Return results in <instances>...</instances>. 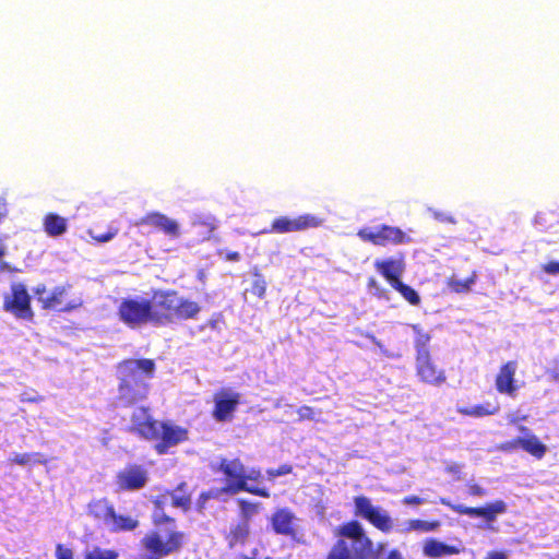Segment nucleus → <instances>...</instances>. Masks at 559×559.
Listing matches in <instances>:
<instances>
[{
	"instance_id": "nucleus-1",
	"label": "nucleus",
	"mask_w": 559,
	"mask_h": 559,
	"mask_svg": "<svg viewBox=\"0 0 559 559\" xmlns=\"http://www.w3.org/2000/svg\"><path fill=\"white\" fill-rule=\"evenodd\" d=\"M201 306L179 295L176 289H155L150 298L127 297L118 308L119 320L130 329H139L148 323L165 326L177 322L194 320Z\"/></svg>"
},
{
	"instance_id": "nucleus-2",
	"label": "nucleus",
	"mask_w": 559,
	"mask_h": 559,
	"mask_svg": "<svg viewBox=\"0 0 559 559\" xmlns=\"http://www.w3.org/2000/svg\"><path fill=\"white\" fill-rule=\"evenodd\" d=\"M118 399L124 406H132L147 399L150 384L145 380L152 379L156 371L155 360L152 358H127L117 364Z\"/></svg>"
},
{
	"instance_id": "nucleus-3",
	"label": "nucleus",
	"mask_w": 559,
	"mask_h": 559,
	"mask_svg": "<svg viewBox=\"0 0 559 559\" xmlns=\"http://www.w3.org/2000/svg\"><path fill=\"white\" fill-rule=\"evenodd\" d=\"M129 430L142 439L155 441L154 450L163 455L189 438L187 428L173 424L169 420L158 421L148 414V408L142 407L140 414H132Z\"/></svg>"
},
{
	"instance_id": "nucleus-4",
	"label": "nucleus",
	"mask_w": 559,
	"mask_h": 559,
	"mask_svg": "<svg viewBox=\"0 0 559 559\" xmlns=\"http://www.w3.org/2000/svg\"><path fill=\"white\" fill-rule=\"evenodd\" d=\"M337 537L324 559H378L373 542L361 524L352 520L341 524L334 531Z\"/></svg>"
},
{
	"instance_id": "nucleus-5",
	"label": "nucleus",
	"mask_w": 559,
	"mask_h": 559,
	"mask_svg": "<svg viewBox=\"0 0 559 559\" xmlns=\"http://www.w3.org/2000/svg\"><path fill=\"white\" fill-rule=\"evenodd\" d=\"M224 475L226 484L223 488L226 495L234 496L240 491H245L261 498H270V490L265 487L250 486L248 481H258L261 477V469L252 467L249 471L239 457L219 460L217 467L214 469Z\"/></svg>"
},
{
	"instance_id": "nucleus-6",
	"label": "nucleus",
	"mask_w": 559,
	"mask_h": 559,
	"mask_svg": "<svg viewBox=\"0 0 559 559\" xmlns=\"http://www.w3.org/2000/svg\"><path fill=\"white\" fill-rule=\"evenodd\" d=\"M414 332L415 374L425 384L440 386L447 382V372L441 368L430 350L431 335L418 324H411Z\"/></svg>"
},
{
	"instance_id": "nucleus-7",
	"label": "nucleus",
	"mask_w": 559,
	"mask_h": 559,
	"mask_svg": "<svg viewBox=\"0 0 559 559\" xmlns=\"http://www.w3.org/2000/svg\"><path fill=\"white\" fill-rule=\"evenodd\" d=\"M71 288V284H66L56 286L48 292L44 284H39L33 292L43 310L72 312L82 307L83 300L80 297L70 298Z\"/></svg>"
},
{
	"instance_id": "nucleus-8",
	"label": "nucleus",
	"mask_w": 559,
	"mask_h": 559,
	"mask_svg": "<svg viewBox=\"0 0 559 559\" xmlns=\"http://www.w3.org/2000/svg\"><path fill=\"white\" fill-rule=\"evenodd\" d=\"M185 538L183 532L170 531L166 540H163L158 532L152 531L141 539V547L146 551L145 559H163L180 551L185 544Z\"/></svg>"
},
{
	"instance_id": "nucleus-9",
	"label": "nucleus",
	"mask_w": 559,
	"mask_h": 559,
	"mask_svg": "<svg viewBox=\"0 0 559 559\" xmlns=\"http://www.w3.org/2000/svg\"><path fill=\"white\" fill-rule=\"evenodd\" d=\"M2 308L15 319L33 321L32 297L25 284L17 282L10 285V292L3 296Z\"/></svg>"
},
{
	"instance_id": "nucleus-10",
	"label": "nucleus",
	"mask_w": 559,
	"mask_h": 559,
	"mask_svg": "<svg viewBox=\"0 0 559 559\" xmlns=\"http://www.w3.org/2000/svg\"><path fill=\"white\" fill-rule=\"evenodd\" d=\"M357 236L360 240L378 247L397 246L412 241V238L400 227L386 224L379 225L376 228H360Z\"/></svg>"
},
{
	"instance_id": "nucleus-11",
	"label": "nucleus",
	"mask_w": 559,
	"mask_h": 559,
	"mask_svg": "<svg viewBox=\"0 0 559 559\" xmlns=\"http://www.w3.org/2000/svg\"><path fill=\"white\" fill-rule=\"evenodd\" d=\"M324 223V219L318 215L305 213L296 217L278 216L275 217L267 230L263 233L288 234L299 233L307 229L318 228Z\"/></svg>"
},
{
	"instance_id": "nucleus-12",
	"label": "nucleus",
	"mask_w": 559,
	"mask_h": 559,
	"mask_svg": "<svg viewBox=\"0 0 559 559\" xmlns=\"http://www.w3.org/2000/svg\"><path fill=\"white\" fill-rule=\"evenodd\" d=\"M519 430L523 432L525 436L516 437L500 443L498 447L499 450L503 452H513L521 448L535 459H543L547 452L546 444H544L536 435L532 433L526 426H520Z\"/></svg>"
},
{
	"instance_id": "nucleus-13",
	"label": "nucleus",
	"mask_w": 559,
	"mask_h": 559,
	"mask_svg": "<svg viewBox=\"0 0 559 559\" xmlns=\"http://www.w3.org/2000/svg\"><path fill=\"white\" fill-rule=\"evenodd\" d=\"M298 518L289 508L276 509L271 518L270 524L276 535L285 536L294 542L301 543L298 527Z\"/></svg>"
},
{
	"instance_id": "nucleus-14",
	"label": "nucleus",
	"mask_w": 559,
	"mask_h": 559,
	"mask_svg": "<svg viewBox=\"0 0 559 559\" xmlns=\"http://www.w3.org/2000/svg\"><path fill=\"white\" fill-rule=\"evenodd\" d=\"M440 503L451 509L453 512L461 515H468L471 518H483L487 522H493L498 514L507 511V504L502 500H496L487 503L484 507H465L462 504H454L445 498H440Z\"/></svg>"
},
{
	"instance_id": "nucleus-15",
	"label": "nucleus",
	"mask_w": 559,
	"mask_h": 559,
	"mask_svg": "<svg viewBox=\"0 0 559 559\" xmlns=\"http://www.w3.org/2000/svg\"><path fill=\"white\" fill-rule=\"evenodd\" d=\"M146 469L138 464H129L119 471L115 477L117 491H135L142 489L147 483Z\"/></svg>"
},
{
	"instance_id": "nucleus-16",
	"label": "nucleus",
	"mask_w": 559,
	"mask_h": 559,
	"mask_svg": "<svg viewBox=\"0 0 559 559\" xmlns=\"http://www.w3.org/2000/svg\"><path fill=\"white\" fill-rule=\"evenodd\" d=\"M135 225L151 226L157 230L163 231L166 236L170 238H177L180 235L178 223L160 212L146 213L135 223Z\"/></svg>"
},
{
	"instance_id": "nucleus-17",
	"label": "nucleus",
	"mask_w": 559,
	"mask_h": 559,
	"mask_svg": "<svg viewBox=\"0 0 559 559\" xmlns=\"http://www.w3.org/2000/svg\"><path fill=\"white\" fill-rule=\"evenodd\" d=\"M240 403V395L236 392H219L214 399L213 417L219 423L228 421Z\"/></svg>"
},
{
	"instance_id": "nucleus-18",
	"label": "nucleus",
	"mask_w": 559,
	"mask_h": 559,
	"mask_svg": "<svg viewBox=\"0 0 559 559\" xmlns=\"http://www.w3.org/2000/svg\"><path fill=\"white\" fill-rule=\"evenodd\" d=\"M516 369L518 362L515 360H509L500 366L495 380L496 390L499 393L507 394L512 397L515 396L519 389L514 378Z\"/></svg>"
},
{
	"instance_id": "nucleus-19",
	"label": "nucleus",
	"mask_w": 559,
	"mask_h": 559,
	"mask_svg": "<svg viewBox=\"0 0 559 559\" xmlns=\"http://www.w3.org/2000/svg\"><path fill=\"white\" fill-rule=\"evenodd\" d=\"M374 267L378 273L386 280L391 287H394V285L401 282L405 269L403 261L394 259L377 260Z\"/></svg>"
},
{
	"instance_id": "nucleus-20",
	"label": "nucleus",
	"mask_w": 559,
	"mask_h": 559,
	"mask_svg": "<svg viewBox=\"0 0 559 559\" xmlns=\"http://www.w3.org/2000/svg\"><path fill=\"white\" fill-rule=\"evenodd\" d=\"M216 228L217 221L211 215L198 214L191 222V233L200 242L209 240Z\"/></svg>"
},
{
	"instance_id": "nucleus-21",
	"label": "nucleus",
	"mask_w": 559,
	"mask_h": 559,
	"mask_svg": "<svg viewBox=\"0 0 559 559\" xmlns=\"http://www.w3.org/2000/svg\"><path fill=\"white\" fill-rule=\"evenodd\" d=\"M533 223L540 233H549L559 239V213L552 210L539 211Z\"/></svg>"
},
{
	"instance_id": "nucleus-22",
	"label": "nucleus",
	"mask_w": 559,
	"mask_h": 559,
	"mask_svg": "<svg viewBox=\"0 0 559 559\" xmlns=\"http://www.w3.org/2000/svg\"><path fill=\"white\" fill-rule=\"evenodd\" d=\"M250 532V524L247 521H239L237 524L231 525L224 536L227 547L234 549L245 546L249 539Z\"/></svg>"
},
{
	"instance_id": "nucleus-23",
	"label": "nucleus",
	"mask_w": 559,
	"mask_h": 559,
	"mask_svg": "<svg viewBox=\"0 0 559 559\" xmlns=\"http://www.w3.org/2000/svg\"><path fill=\"white\" fill-rule=\"evenodd\" d=\"M462 548L454 545H447L437 539H429L424 546V554L429 558H441L443 556L459 555Z\"/></svg>"
},
{
	"instance_id": "nucleus-24",
	"label": "nucleus",
	"mask_w": 559,
	"mask_h": 559,
	"mask_svg": "<svg viewBox=\"0 0 559 559\" xmlns=\"http://www.w3.org/2000/svg\"><path fill=\"white\" fill-rule=\"evenodd\" d=\"M88 514L106 524L115 516V508L107 499L94 500L88 504Z\"/></svg>"
},
{
	"instance_id": "nucleus-25",
	"label": "nucleus",
	"mask_w": 559,
	"mask_h": 559,
	"mask_svg": "<svg viewBox=\"0 0 559 559\" xmlns=\"http://www.w3.org/2000/svg\"><path fill=\"white\" fill-rule=\"evenodd\" d=\"M45 233L50 237H57L67 231V219L56 213H48L43 222Z\"/></svg>"
},
{
	"instance_id": "nucleus-26",
	"label": "nucleus",
	"mask_w": 559,
	"mask_h": 559,
	"mask_svg": "<svg viewBox=\"0 0 559 559\" xmlns=\"http://www.w3.org/2000/svg\"><path fill=\"white\" fill-rule=\"evenodd\" d=\"M500 411L498 404L484 403L473 407H457V413L468 417H485L495 415Z\"/></svg>"
},
{
	"instance_id": "nucleus-27",
	"label": "nucleus",
	"mask_w": 559,
	"mask_h": 559,
	"mask_svg": "<svg viewBox=\"0 0 559 559\" xmlns=\"http://www.w3.org/2000/svg\"><path fill=\"white\" fill-rule=\"evenodd\" d=\"M187 483H180L174 491H171V506L175 508H180L183 511H188L191 507V495L188 492Z\"/></svg>"
},
{
	"instance_id": "nucleus-28",
	"label": "nucleus",
	"mask_w": 559,
	"mask_h": 559,
	"mask_svg": "<svg viewBox=\"0 0 559 559\" xmlns=\"http://www.w3.org/2000/svg\"><path fill=\"white\" fill-rule=\"evenodd\" d=\"M476 281L477 273L476 271H473L472 274L465 280H459L454 276L448 278L447 286L452 293L465 294L472 289V286L476 283Z\"/></svg>"
},
{
	"instance_id": "nucleus-29",
	"label": "nucleus",
	"mask_w": 559,
	"mask_h": 559,
	"mask_svg": "<svg viewBox=\"0 0 559 559\" xmlns=\"http://www.w3.org/2000/svg\"><path fill=\"white\" fill-rule=\"evenodd\" d=\"M236 502L239 508L240 521H247L249 524L251 519L262 510V503L259 501H250L239 498Z\"/></svg>"
},
{
	"instance_id": "nucleus-30",
	"label": "nucleus",
	"mask_w": 559,
	"mask_h": 559,
	"mask_svg": "<svg viewBox=\"0 0 559 559\" xmlns=\"http://www.w3.org/2000/svg\"><path fill=\"white\" fill-rule=\"evenodd\" d=\"M10 462L21 466H25L28 464L46 465L48 463V459L39 452L16 453L10 459Z\"/></svg>"
},
{
	"instance_id": "nucleus-31",
	"label": "nucleus",
	"mask_w": 559,
	"mask_h": 559,
	"mask_svg": "<svg viewBox=\"0 0 559 559\" xmlns=\"http://www.w3.org/2000/svg\"><path fill=\"white\" fill-rule=\"evenodd\" d=\"M367 521L383 533L390 532L393 527V522L390 515L386 512L381 511L379 508L373 511L372 515Z\"/></svg>"
},
{
	"instance_id": "nucleus-32",
	"label": "nucleus",
	"mask_w": 559,
	"mask_h": 559,
	"mask_svg": "<svg viewBox=\"0 0 559 559\" xmlns=\"http://www.w3.org/2000/svg\"><path fill=\"white\" fill-rule=\"evenodd\" d=\"M111 531H133L138 527L139 521L129 515H119L115 512L114 519L110 520Z\"/></svg>"
},
{
	"instance_id": "nucleus-33",
	"label": "nucleus",
	"mask_w": 559,
	"mask_h": 559,
	"mask_svg": "<svg viewBox=\"0 0 559 559\" xmlns=\"http://www.w3.org/2000/svg\"><path fill=\"white\" fill-rule=\"evenodd\" d=\"M355 514L368 520L373 511L377 509L370 502V499L365 496H357L354 498Z\"/></svg>"
},
{
	"instance_id": "nucleus-34",
	"label": "nucleus",
	"mask_w": 559,
	"mask_h": 559,
	"mask_svg": "<svg viewBox=\"0 0 559 559\" xmlns=\"http://www.w3.org/2000/svg\"><path fill=\"white\" fill-rule=\"evenodd\" d=\"M223 495H226V490L223 487L211 488L206 491H202L197 500L198 511H203L206 508L209 500H219Z\"/></svg>"
},
{
	"instance_id": "nucleus-35",
	"label": "nucleus",
	"mask_w": 559,
	"mask_h": 559,
	"mask_svg": "<svg viewBox=\"0 0 559 559\" xmlns=\"http://www.w3.org/2000/svg\"><path fill=\"white\" fill-rule=\"evenodd\" d=\"M392 288L399 292L401 296L412 306H418L420 304L421 299L417 290L409 285L404 284L402 281L394 285Z\"/></svg>"
},
{
	"instance_id": "nucleus-36",
	"label": "nucleus",
	"mask_w": 559,
	"mask_h": 559,
	"mask_svg": "<svg viewBox=\"0 0 559 559\" xmlns=\"http://www.w3.org/2000/svg\"><path fill=\"white\" fill-rule=\"evenodd\" d=\"M253 277L254 278L251 284L250 293L255 297L262 299L266 294V281L264 280L263 275L258 271L253 273Z\"/></svg>"
},
{
	"instance_id": "nucleus-37",
	"label": "nucleus",
	"mask_w": 559,
	"mask_h": 559,
	"mask_svg": "<svg viewBox=\"0 0 559 559\" xmlns=\"http://www.w3.org/2000/svg\"><path fill=\"white\" fill-rule=\"evenodd\" d=\"M440 526V522L437 520L433 521H423V520H411L408 521V528L420 532H432L438 530Z\"/></svg>"
},
{
	"instance_id": "nucleus-38",
	"label": "nucleus",
	"mask_w": 559,
	"mask_h": 559,
	"mask_svg": "<svg viewBox=\"0 0 559 559\" xmlns=\"http://www.w3.org/2000/svg\"><path fill=\"white\" fill-rule=\"evenodd\" d=\"M118 552L114 549H103L94 547L91 551L85 554L84 559H117Z\"/></svg>"
},
{
	"instance_id": "nucleus-39",
	"label": "nucleus",
	"mask_w": 559,
	"mask_h": 559,
	"mask_svg": "<svg viewBox=\"0 0 559 559\" xmlns=\"http://www.w3.org/2000/svg\"><path fill=\"white\" fill-rule=\"evenodd\" d=\"M87 234L96 242H107L115 238L118 234V228L109 226L105 233H96L94 229H88Z\"/></svg>"
},
{
	"instance_id": "nucleus-40",
	"label": "nucleus",
	"mask_w": 559,
	"mask_h": 559,
	"mask_svg": "<svg viewBox=\"0 0 559 559\" xmlns=\"http://www.w3.org/2000/svg\"><path fill=\"white\" fill-rule=\"evenodd\" d=\"M298 419L302 420H318L316 415L321 414L320 411L316 412L314 408L308 405H302L297 409Z\"/></svg>"
},
{
	"instance_id": "nucleus-41",
	"label": "nucleus",
	"mask_w": 559,
	"mask_h": 559,
	"mask_svg": "<svg viewBox=\"0 0 559 559\" xmlns=\"http://www.w3.org/2000/svg\"><path fill=\"white\" fill-rule=\"evenodd\" d=\"M44 400L45 397L35 390H27L20 394V402L22 403H40Z\"/></svg>"
},
{
	"instance_id": "nucleus-42",
	"label": "nucleus",
	"mask_w": 559,
	"mask_h": 559,
	"mask_svg": "<svg viewBox=\"0 0 559 559\" xmlns=\"http://www.w3.org/2000/svg\"><path fill=\"white\" fill-rule=\"evenodd\" d=\"M293 472V466L290 464H282L277 468H269L266 471V475L270 479L275 477L288 475Z\"/></svg>"
},
{
	"instance_id": "nucleus-43",
	"label": "nucleus",
	"mask_w": 559,
	"mask_h": 559,
	"mask_svg": "<svg viewBox=\"0 0 559 559\" xmlns=\"http://www.w3.org/2000/svg\"><path fill=\"white\" fill-rule=\"evenodd\" d=\"M55 556L56 559H73V551L70 548L64 547L62 544H58L56 546Z\"/></svg>"
},
{
	"instance_id": "nucleus-44",
	"label": "nucleus",
	"mask_w": 559,
	"mask_h": 559,
	"mask_svg": "<svg viewBox=\"0 0 559 559\" xmlns=\"http://www.w3.org/2000/svg\"><path fill=\"white\" fill-rule=\"evenodd\" d=\"M543 271L549 275L559 274V261H549L542 266Z\"/></svg>"
},
{
	"instance_id": "nucleus-45",
	"label": "nucleus",
	"mask_w": 559,
	"mask_h": 559,
	"mask_svg": "<svg viewBox=\"0 0 559 559\" xmlns=\"http://www.w3.org/2000/svg\"><path fill=\"white\" fill-rule=\"evenodd\" d=\"M467 493L469 496L483 497V496H485L487 493V491H486L485 488H483L478 484H468L467 485Z\"/></svg>"
},
{
	"instance_id": "nucleus-46",
	"label": "nucleus",
	"mask_w": 559,
	"mask_h": 559,
	"mask_svg": "<svg viewBox=\"0 0 559 559\" xmlns=\"http://www.w3.org/2000/svg\"><path fill=\"white\" fill-rule=\"evenodd\" d=\"M218 254L223 257L226 261L237 262L240 260L241 255L238 251H218Z\"/></svg>"
},
{
	"instance_id": "nucleus-47",
	"label": "nucleus",
	"mask_w": 559,
	"mask_h": 559,
	"mask_svg": "<svg viewBox=\"0 0 559 559\" xmlns=\"http://www.w3.org/2000/svg\"><path fill=\"white\" fill-rule=\"evenodd\" d=\"M424 501L425 500L423 498L415 495L406 496L402 500V502L407 506H419L424 503Z\"/></svg>"
},
{
	"instance_id": "nucleus-48",
	"label": "nucleus",
	"mask_w": 559,
	"mask_h": 559,
	"mask_svg": "<svg viewBox=\"0 0 559 559\" xmlns=\"http://www.w3.org/2000/svg\"><path fill=\"white\" fill-rule=\"evenodd\" d=\"M233 559H259V549H251L250 554L240 552L236 555Z\"/></svg>"
},
{
	"instance_id": "nucleus-49",
	"label": "nucleus",
	"mask_w": 559,
	"mask_h": 559,
	"mask_svg": "<svg viewBox=\"0 0 559 559\" xmlns=\"http://www.w3.org/2000/svg\"><path fill=\"white\" fill-rule=\"evenodd\" d=\"M484 559H508V555L502 550H491L487 552Z\"/></svg>"
},
{
	"instance_id": "nucleus-50",
	"label": "nucleus",
	"mask_w": 559,
	"mask_h": 559,
	"mask_svg": "<svg viewBox=\"0 0 559 559\" xmlns=\"http://www.w3.org/2000/svg\"><path fill=\"white\" fill-rule=\"evenodd\" d=\"M156 524H163V523H169V524H174L175 523V519H173L171 516L169 515H166V514H163L160 515L156 521H155Z\"/></svg>"
},
{
	"instance_id": "nucleus-51",
	"label": "nucleus",
	"mask_w": 559,
	"mask_h": 559,
	"mask_svg": "<svg viewBox=\"0 0 559 559\" xmlns=\"http://www.w3.org/2000/svg\"><path fill=\"white\" fill-rule=\"evenodd\" d=\"M8 215L7 202L0 199V222Z\"/></svg>"
},
{
	"instance_id": "nucleus-52",
	"label": "nucleus",
	"mask_w": 559,
	"mask_h": 559,
	"mask_svg": "<svg viewBox=\"0 0 559 559\" xmlns=\"http://www.w3.org/2000/svg\"><path fill=\"white\" fill-rule=\"evenodd\" d=\"M386 559H404L399 549H392L389 551Z\"/></svg>"
},
{
	"instance_id": "nucleus-53",
	"label": "nucleus",
	"mask_w": 559,
	"mask_h": 559,
	"mask_svg": "<svg viewBox=\"0 0 559 559\" xmlns=\"http://www.w3.org/2000/svg\"><path fill=\"white\" fill-rule=\"evenodd\" d=\"M5 251H7V248H5L2 239H0V260L4 257Z\"/></svg>"
},
{
	"instance_id": "nucleus-54",
	"label": "nucleus",
	"mask_w": 559,
	"mask_h": 559,
	"mask_svg": "<svg viewBox=\"0 0 559 559\" xmlns=\"http://www.w3.org/2000/svg\"><path fill=\"white\" fill-rule=\"evenodd\" d=\"M0 271H10V266L7 262L0 260Z\"/></svg>"
},
{
	"instance_id": "nucleus-55",
	"label": "nucleus",
	"mask_w": 559,
	"mask_h": 559,
	"mask_svg": "<svg viewBox=\"0 0 559 559\" xmlns=\"http://www.w3.org/2000/svg\"><path fill=\"white\" fill-rule=\"evenodd\" d=\"M445 221H448L450 223H455V221L452 217H448Z\"/></svg>"
},
{
	"instance_id": "nucleus-56",
	"label": "nucleus",
	"mask_w": 559,
	"mask_h": 559,
	"mask_svg": "<svg viewBox=\"0 0 559 559\" xmlns=\"http://www.w3.org/2000/svg\"><path fill=\"white\" fill-rule=\"evenodd\" d=\"M264 559H273L272 557H265Z\"/></svg>"
}]
</instances>
